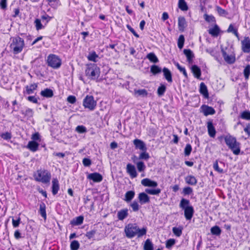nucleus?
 Returning <instances> with one entry per match:
<instances>
[{"label": "nucleus", "mask_w": 250, "mask_h": 250, "mask_svg": "<svg viewBox=\"0 0 250 250\" xmlns=\"http://www.w3.org/2000/svg\"><path fill=\"white\" fill-rule=\"evenodd\" d=\"M86 66L85 74L87 76L91 77L92 79H95L100 76V68L96 63H87Z\"/></svg>", "instance_id": "obj_6"}, {"label": "nucleus", "mask_w": 250, "mask_h": 250, "mask_svg": "<svg viewBox=\"0 0 250 250\" xmlns=\"http://www.w3.org/2000/svg\"><path fill=\"white\" fill-rule=\"evenodd\" d=\"M200 92L202 94L204 97L206 99H208L209 97L208 90L206 84L203 83H201L200 85Z\"/></svg>", "instance_id": "obj_21"}, {"label": "nucleus", "mask_w": 250, "mask_h": 250, "mask_svg": "<svg viewBox=\"0 0 250 250\" xmlns=\"http://www.w3.org/2000/svg\"><path fill=\"white\" fill-rule=\"evenodd\" d=\"M194 213V209L192 206H188V220H190L192 217Z\"/></svg>", "instance_id": "obj_63"}, {"label": "nucleus", "mask_w": 250, "mask_h": 250, "mask_svg": "<svg viewBox=\"0 0 250 250\" xmlns=\"http://www.w3.org/2000/svg\"><path fill=\"white\" fill-rule=\"evenodd\" d=\"M135 196V192L133 190L127 191L125 195V200L126 202H129L134 198Z\"/></svg>", "instance_id": "obj_30"}, {"label": "nucleus", "mask_w": 250, "mask_h": 250, "mask_svg": "<svg viewBox=\"0 0 250 250\" xmlns=\"http://www.w3.org/2000/svg\"><path fill=\"white\" fill-rule=\"evenodd\" d=\"M24 45L23 39L18 36L12 39L10 48L14 54H18L22 50Z\"/></svg>", "instance_id": "obj_4"}, {"label": "nucleus", "mask_w": 250, "mask_h": 250, "mask_svg": "<svg viewBox=\"0 0 250 250\" xmlns=\"http://www.w3.org/2000/svg\"><path fill=\"white\" fill-rule=\"evenodd\" d=\"M133 144L136 149H139L142 151L146 150L147 149L145 143L140 139H136L134 140Z\"/></svg>", "instance_id": "obj_11"}, {"label": "nucleus", "mask_w": 250, "mask_h": 250, "mask_svg": "<svg viewBox=\"0 0 250 250\" xmlns=\"http://www.w3.org/2000/svg\"><path fill=\"white\" fill-rule=\"evenodd\" d=\"M91 161L90 159L84 158L83 160V164L84 167H89L91 165Z\"/></svg>", "instance_id": "obj_57"}, {"label": "nucleus", "mask_w": 250, "mask_h": 250, "mask_svg": "<svg viewBox=\"0 0 250 250\" xmlns=\"http://www.w3.org/2000/svg\"><path fill=\"white\" fill-rule=\"evenodd\" d=\"M127 29L137 38L139 37V35L136 32L134 29L131 27V26L128 24L126 25Z\"/></svg>", "instance_id": "obj_64"}, {"label": "nucleus", "mask_w": 250, "mask_h": 250, "mask_svg": "<svg viewBox=\"0 0 250 250\" xmlns=\"http://www.w3.org/2000/svg\"><path fill=\"white\" fill-rule=\"evenodd\" d=\"M38 87V83H34L30 85H26L25 86V90L23 91L24 94H32L34 93V90H36Z\"/></svg>", "instance_id": "obj_16"}, {"label": "nucleus", "mask_w": 250, "mask_h": 250, "mask_svg": "<svg viewBox=\"0 0 250 250\" xmlns=\"http://www.w3.org/2000/svg\"><path fill=\"white\" fill-rule=\"evenodd\" d=\"M96 104V101L94 100L93 96L87 95L83 99V105L90 110H93L95 108Z\"/></svg>", "instance_id": "obj_7"}, {"label": "nucleus", "mask_w": 250, "mask_h": 250, "mask_svg": "<svg viewBox=\"0 0 250 250\" xmlns=\"http://www.w3.org/2000/svg\"><path fill=\"white\" fill-rule=\"evenodd\" d=\"M130 206L131 207L132 210L133 211H137L139 209V205L138 203L136 201H134L131 204Z\"/></svg>", "instance_id": "obj_54"}, {"label": "nucleus", "mask_w": 250, "mask_h": 250, "mask_svg": "<svg viewBox=\"0 0 250 250\" xmlns=\"http://www.w3.org/2000/svg\"><path fill=\"white\" fill-rule=\"evenodd\" d=\"M180 206L184 209V216L188 220V200L183 199L181 201Z\"/></svg>", "instance_id": "obj_27"}, {"label": "nucleus", "mask_w": 250, "mask_h": 250, "mask_svg": "<svg viewBox=\"0 0 250 250\" xmlns=\"http://www.w3.org/2000/svg\"><path fill=\"white\" fill-rule=\"evenodd\" d=\"M141 184L145 187L155 188L158 186V183L148 178L143 179L141 181Z\"/></svg>", "instance_id": "obj_13"}, {"label": "nucleus", "mask_w": 250, "mask_h": 250, "mask_svg": "<svg viewBox=\"0 0 250 250\" xmlns=\"http://www.w3.org/2000/svg\"><path fill=\"white\" fill-rule=\"evenodd\" d=\"M87 178L95 183L101 182L103 179V176L98 172H94L89 174L87 176Z\"/></svg>", "instance_id": "obj_8"}, {"label": "nucleus", "mask_w": 250, "mask_h": 250, "mask_svg": "<svg viewBox=\"0 0 250 250\" xmlns=\"http://www.w3.org/2000/svg\"><path fill=\"white\" fill-rule=\"evenodd\" d=\"M172 231L173 233L176 236H180L182 234V229L180 228L177 227H173L172 228Z\"/></svg>", "instance_id": "obj_53"}, {"label": "nucleus", "mask_w": 250, "mask_h": 250, "mask_svg": "<svg viewBox=\"0 0 250 250\" xmlns=\"http://www.w3.org/2000/svg\"><path fill=\"white\" fill-rule=\"evenodd\" d=\"M61 60L55 54H50L47 57V62H61Z\"/></svg>", "instance_id": "obj_29"}, {"label": "nucleus", "mask_w": 250, "mask_h": 250, "mask_svg": "<svg viewBox=\"0 0 250 250\" xmlns=\"http://www.w3.org/2000/svg\"><path fill=\"white\" fill-rule=\"evenodd\" d=\"M27 99L30 102L34 104H38V99L34 96H29L27 97Z\"/></svg>", "instance_id": "obj_61"}, {"label": "nucleus", "mask_w": 250, "mask_h": 250, "mask_svg": "<svg viewBox=\"0 0 250 250\" xmlns=\"http://www.w3.org/2000/svg\"><path fill=\"white\" fill-rule=\"evenodd\" d=\"M163 75L166 80L169 83L172 82V73L167 68L164 67L163 69Z\"/></svg>", "instance_id": "obj_20"}, {"label": "nucleus", "mask_w": 250, "mask_h": 250, "mask_svg": "<svg viewBox=\"0 0 250 250\" xmlns=\"http://www.w3.org/2000/svg\"><path fill=\"white\" fill-rule=\"evenodd\" d=\"M187 26V21L184 17L180 16L178 18V29L180 32H183Z\"/></svg>", "instance_id": "obj_17"}, {"label": "nucleus", "mask_w": 250, "mask_h": 250, "mask_svg": "<svg viewBox=\"0 0 250 250\" xmlns=\"http://www.w3.org/2000/svg\"><path fill=\"white\" fill-rule=\"evenodd\" d=\"M207 128L209 136L214 138L216 134V130L211 121L208 122Z\"/></svg>", "instance_id": "obj_19"}, {"label": "nucleus", "mask_w": 250, "mask_h": 250, "mask_svg": "<svg viewBox=\"0 0 250 250\" xmlns=\"http://www.w3.org/2000/svg\"><path fill=\"white\" fill-rule=\"evenodd\" d=\"M21 219L20 217L18 218L17 220H15L14 219H12V225L14 228H17L19 226L20 223Z\"/></svg>", "instance_id": "obj_62"}, {"label": "nucleus", "mask_w": 250, "mask_h": 250, "mask_svg": "<svg viewBox=\"0 0 250 250\" xmlns=\"http://www.w3.org/2000/svg\"><path fill=\"white\" fill-rule=\"evenodd\" d=\"M147 229L146 228L140 229L136 224H128L125 228V236L128 238H132L137 235L141 237L146 234Z\"/></svg>", "instance_id": "obj_1"}, {"label": "nucleus", "mask_w": 250, "mask_h": 250, "mask_svg": "<svg viewBox=\"0 0 250 250\" xmlns=\"http://www.w3.org/2000/svg\"><path fill=\"white\" fill-rule=\"evenodd\" d=\"M220 28L217 25H215L214 26L208 30V33L213 37H217L220 32Z\"/></svg>", "instance_id": "obj_28"}, {"label": "nucleus", "mask_w": 250, "mask_h": 250, "mask_svg": "<svg viewBox=\"0 0 250 250\" xmlns=\"http://www.w3.org/2000/svg\"><path fill=\"white\" fill-rule=\"evenodd\" d=\"M161 68L157 65H153L151 66L150 72L153 75H156L158 73H160L161 72Z\"/></svg>", "instance_id": "obj_39"}, {"label": "nucleus", "mask_w": 250, "mask_h": 250, "mask_svg": "<svg viewBox=\"0 0 250 250\" xmlns=\"http://www.w3.org/2000/svg\"><path fill=\"white\" fill-rule=\"evenodd\" d=\"M191 70L193 75L195 78L197 79L200 78L201 72V69L199 67L195 65H193L191 68Z\"/></svg>", "instance_id": "obj_26"}, {"label": "nucleus", "mask_w": 250, "mask_h": 250, "mask_svg": "<svg viewBox=\"0 0 250 250\" xmlns=\"http://www.w3.org/2000/svg\"><path fill=\"white\" fill-rule=\"evenodd\" d=\"M227 32L228 33H233L237 38L239 40V35L238 33L237 29L235 28L232 24H230L229 25V28L227 29Z\"/></svg>", "instance_id": "obj_32"}, {"label": "nucleus", "mask_w": 250, "mask_h": 250, "mask_svg": "<svg viewBox=\"0 0 250 250\" xmlns=\"http://www.w3.org/2000/svg\"><path fill=\"white\" fill-rule=\"evenodd\" d=\"M80 247V244L77 240H73L70 244L71 250H78Z\"/></svg>", "instance_id": "obj_44"}, {"label": "nucleus", "mask_w": 250, "mask_h": 250, "mask_svg": "<svg viewBox=\"0 0 250 250\" xmlns=\"http://www.w3.org/2000/svg\"><path fill=\"white\" fill-rule=\"evenodd\" d=\"M1 137L4 140H8L12 138V135L11 133L8 132H6L4 133H2L0 135Z\"/></svg>", "instance_id": "obj_56"}, {"label": "nucleus", "mask_w": 250, "mask_h": 250, "mask_svg": "<svg viewBox=\"0 0 250 250\" xmlns=\"http://www.w3.org/2000/svg\"><path fill=\"white\" fill-rule=\"evenodd\" d=\"M76 131L79 133H85L87 131L86 128L83 125H78L76 128Z\"/></svg>", "instance_id": "obj_50"}, {"label": "nucleus", "mask_w": 250, "mask_h": 250, "mask_svg": "<svg viewBox=\"0 0 250 250\" xmlns=\"http://www.w3.org/2000/svg\"><path fill=\"white\" fill-rule=\"evenodd\" d=\"M150 158L149 154L146 152V150L143 151L142 152L139 157L138 159L140 160H147Z\"/></svg>", "instance_id": "obj_43"}, {"label": "nucleus", "mask_w": 250, "mask_h": 250, "mask_svg": "<svg viewBox=\"0 0 250 250\" xmlns=\"http://www.w3.org/2000/svg\"><path fill=\"white\" fill-rule=\"evenodd\" d=\"M135 94H137L138 96H142L143 97H147L148 92L145 89H141L138 90H134Z\"/></svg>", "instance_id": "obj_36"}, {"label": "nucleus", "mask_w": 250, "mask_h": 250, "mask_svg": "<svg viewBox=\"0 0 250 250\" xmlns=\"http://www.w3.org/2000/svg\"><path fill=\"white\" fill-rule=\"evenodd\" d=\"M128 215L127 208L120 210L117 213V217L119 220H123Z\"/></svg>", "instance_id": "obj_23"}, {"label": "nucleus", "mask_w": 250, "mask_h": 250, "mask_svg": "<svg viewBox=\"0 0 250 250\" xmlns=\"http://www.w3.org/2000/svg\"><path fill=\"white\" fill-rule=\"evenodd\" d=\"M21 113L29 118L32 117L33 115V111L31 108H27L25 111L22 110Z\"/></svg>", "instance_id": "obj_47"}, {"label": "nucleus", "mask_w": 250, "mask_h": 250, "mask_svg": "<svg viewBox=\"0 0 250 250\" xmlns=\"http://www.w3.org/2000/svg\"><path fill=\"white\" fill-rule=\"evenodd\" d=\"M35 179L36 181L41 182L44 184L49 183L51 175L47 170L39 169L37 171V173L34 175Z\"/></svg>", "instance_id": "obj_5"}, {"label": "nucleus", "mask_w": 250, "mask_h": 250, "mask_svg": "<svg viewBox=\"0 0 250 250\" xmlns=\"http://www.w3.org/2000/svg\"><path fill=\"white\" fill-rule=\"evenodd\" d=\"M244 75L246 80H248L250 75V64H247L245 67H244V69L243 71Z\"/></svg>", "instance_id": "obj_42"}, {"label": "nucleus", "mask_w": 250, "mask_h": 250, "mask_svg": "<svg viewBox=\"0 0 250 250\" xmlns=\"http://www.w3.org/2000/svg\"><path fill=\"white\" fill-rule=\"evenodd\" d=\"M96 233V230L93 229L90 231H87L85 234V236L88 239H90L92 238Z\"/></svg>", "instance_id": "obj_55"}, {"label": "nucleus", "mask_w": 250, "mask_h": 250, "mask_svg": "<svg viewBox=\"0 0 250 250\" xmlns=\"http://www.w3.org/2000/svg\"><path fill=\"white\" fill-rule=\"evenodd\" d=\"M83 216H79L73 218L70 221V224L72 226H78L83 224Z\"/></svg>", "instance_id": "obj_25"}, {"label": "nucleus", "mask_w": 250, "mask_h": 250, "mask_svg": "<svg viewBox=\"0 0 250 250\" xmlns=\"http://www.w3.org/2000/svg\"><path fill=\"white\" fill-rule=\"evenodd\" d=\"M225 141L229 148L235 155L240 152V143L237 141L235 137L231 135H227L224 137Z\"/></svg>", "instance_id": "obj_2"}, {"label": "nucleus", "mask_w": 250, "mask_h": 250, "mask_svg": "<svg viewBox=\"0 0 250 250\" xmlns=\"http://www.w3.org/2000/svg\"><path fill=\"white\" fill-rule=\"evenodd\" d=\"M67 101L71 104H74L76 102V97L73 95H70L67 97Z\"/></svg>", "instance_id": "obj_59"}, {"label": "nucleus", "mask_w": 250, "mask_h": 250, "mask_svg": "<svg viewBox=\"0 0 250 250\" xmlns=\"http://www.w3.org/2000/svg\"><path fill=\"white\" fill-rule=\"evenodd\" d=\"M201 109L202 112H203L204 115L206 116L209 115H213L215 113V110L212 107L205 104L201 106Z\"/></svg>", "instance_id": "obj_10"}, {"label": "nucleus", "mask_w": 250, "mask_h": 250, "mask_svg": "<svg viewBox=\"0 0 250 250\" xmlns=\"http://www.w3.org/2000/svg\"><path fill=\"white\" fill-rule=\"evenodd\" d=\"M34 23L35 24L36 29L37 30L42 29L44 27V26L42 25V24L41 23V20L38 19H37L35 20Z\"/></svg>", "instance_id": "obj_51"}, {"label": "nucleus", "mask_w": 250, "mask_h": 250, "mask_svg": "<svg viewBox=\"0 0 250 250\" xmlns=\"http://www.w3.org/2000/svg\"><path fill=\"white\" fill-rule=\"evenodd\" d=\"M40 94L42 96L47 98H51L54 95L53 90L50 88H47L44 89L43 90L41 91Z\"/></svg>", "instance_id": "obj_22"}, {"label": "nucleus", "mask_w": 250, "mask_h": 250, "mask_svg": "<svg viewBox=\"0 0 250 250\" xmlns=\"http://www.w3.org/2000/svg\"><path fill=\"white\" fill-rule=\"evenodd\" d=\"M216 9L220 16H226L228 14V12L225 10L218 6L216 7Z\"/></svg>", "instance_id": "obj_52"}, {"label": "nucleus", "mask_w": 250, "mask_h": 250, "mask_svg": "<svg viewBox=\"0 0 250 250\" xmlns=\"http://www.w3.org/2000/svg\"><path fill=\"white\" fill-rule=\"evenodd\" d=\"M175 243L174 239H169L166 241V247L167 249H170Z\"/></svg>", "instance_id": "obj_49"}, {"label": "nucleus", "mask_w": 250, "mask_h": 250, "mask_svg": "<svg viewBox=\"0 0 250 250\" xmlns=\"http://www.w3.org/2000/svg\"><path fill=\"white\" fill-rule=\"evenodd\" d=\"M146 58L152 62H157L158 59L154 53H150L146 56Z\"/></svg>", "instance_id": "obj_41"}, {"label": "nucleus", "mask_w": 250, "mask_h": 250, "mask_svg": "<svg viewBox=\"0 0 250 250\" xmlns=\"http://www.w3.org/2000/svg\"><path fill=\"white\" fill-rule=\"evenodd\" d=\"M178 7L182 11L188 10V5L185 0H179Z\"/></svg>", "instance_id": "obj_38"}, {"label": "nucleus", "mask_w": 250, "mask_h": 250, "mask_svg": "<svg viewBox=\"0 0 250 250\" xmlns=\"http://www.w3.org/2000/svg\"><path fill=\"white\" fill-rule=\"evenodd\" d=\"M185 42V38L184 35H181L178 40V46L179 49L183 48Z\"/></svg>", "instance_id": "obj_45"}, {"label": "nucleus", "mask_w": 250, "mask_h": 250, "mask_svg": "<svg viewBox=\"0 0 250 250\" xmlns=\"http://www.w3.org/2000/svg\"><path fill=\"white\" fill-rule=\"evenodd\" d=\"M144 250H153V245L149 239L145 241Z\"/></svg>", "instance_id": "obj_34"}, {"label": "nucleus", "mask_w": 250, "mask_h": 250, "mask_svg": "<svg viewBox=\"0 0 250 250\" xmlns=\"http://www.w3.org/2000/svg\"><path fill=\"white\" fill-rule=\"evenodd\" d=\"M137 169L139 172L144 171L146 168L144 163L142 161H139L136 163Z\"/></svg>", "instance_id": "obj_46"}, {"label": "nucleus", "mask_w": 250, "mask_h": 250, "mask_svg": "<svg viewBox=\"0 0 250 250\" xmlns=\"http://www.w3.org/2000/svg\"><path fill=\"white\" fill-rule=\"evenodd\" d=\"M210 232L212 234L218 236L221 233V229L218 226H215L211 228Z\"/></svg>", "instance_id": "obj_37"}, {"label": "nucleus", "mask_w": 250, "mask_h": 250, "mask_svg": "<svg viewBox=\"0 0 250 250\" xmlns=\"http://www.w3.org/2000/svg\"><path fill=\"white\" fill-rule=\"evenodd\" d=\"M225 167V164L222 161H220L219 163L216 160L213 164V167L216 171L219 173H224L225 171L223 170V167Z\"/></svg>", "instance_id": "obj_14"}, {"label": "nucleus", "mask_w": 250, "mask_h": 250, "mask_svg": "<svg viewBox=\"0 0 250 250\" xmlns=\"http://www.w3.org/2000/svg\"><path fill=\"white\" fill-rule=\"evenodd\" d=\"M166 86L165 84L161 83L157 89V94L159 97L162 96L166 91Z\"/></svg>", "instance_id": "obj_35"}, {"label": "nucleus", "mask_w": 250, "mask_h": 250, "mask_svg": "<svg viewBox=\"0 0 250 250\" xmlns=\"http://www.w3.org/2000/svg\"><path fill=\"white\" fill-rule=\"evenodd\" d=\"M126 171L132 178H135L137 176V173L135 166L131 164H128L127 165Z\"/></svg>", "instance_id": "obj_12"}, {"label": "nucleus", "mask_w": 250, "mask_h": 250, "mask_svg": "<svg viewBox=\"0 0 250 250\" xmlns=\"http://www.w3.org/2000/svg\"><path fill=\"white\" fill-rule=\"evenodd\" d=\"M197 183V180L194 176H188V184L195 185Z\"/></svg>", "instance_id": "obj_58"}, {"label": "nucleus", "mask_w": 250, "mask_h": 250, "mask_svg": "<svg viewBox=\"0 0 250 250\" xmlns=\"http://www.w3.org/2000/svg\"><path fill=\"white\" fill-rule=\"evenodd\" d=\"M138 199L141 204L148 203L150 202V198L146 192H141L139 193Z\"/></svg>", "instance_id": "obj_15"}, {"label": "nucleus", "mask_w": 250, "mask_h": 250, "mask_svg": "<svg viewBox=\"0 0 250 250\" xmlns=\"http://www.w3.org/2000/svg\"><path fill=\"white\" fill-rule=\"evenodd\" d=\"M40 213L41 215L44 219L46 218V206L44 203H42L40 205Z\"/></svg>", "instance_id": "obj_31"}, {"label": "nucleus", "mask_w": 250, "mask_h": 250, "mask_svg": "<svg viewBox=\"0 0 250 250\" xmlns=\"http://www.w3.org/2000/svg\"><path fill=\"white\" fill-rule=\"evenodd\" d=\"M145 192L150 195H159L161 192V190L160 188H156V189H150V188H146L145 189Z\"/></svg>", "instance_id": "obj_33"}, {"label": "nucleus", "mask_w": 250, "mask_h": 250, "mask_svg": "<svg viewBox=\"0 0 250 250\" xmlns=\"http://www.w3.org/2000/svg\"><path fill=\"white\" fill-rule=\"evenodd\" d=\"M178 69L180 71V72H182L183 74L186 77L188 76V74L187 73V71L185 67H183L180 65L179 63H176Z\"/></svg>", "instance_id": "obj_60"}, {"label": "nucleus", "mask_w": 250, "mask_h": 250, "mask_svg": "<svg viewBox=\"0 0 250 250\" xmlns=\"http://www.w3.org/2000/svg\"><path fill=\"white\" fill-rule=\"evenodd\" d=\"M242 49L245 53L250 52V38L249 37H245L241 42Z\"/></svg>", "instance_id": "obj_9"}, {"label": "nucleus", "mask_w": 250, "mask_h": 250, "mask_svg": "<svg viewBox=\"0 0 250 250\" xmlns=\"http://www.w3.org/2000/svg\"><path fill=\"white\" fill-rule=\"evenodd\" d=\"M52 192L53 195H55L57 194L60 189L58 180L57 178H54L52 180Z\"/></svg>", "instance_id": "obj_18"}, {"label": "nucleus", "mask_w": 250, "mask_h": 250, "mask_svg": "<svg viewBox=\"0 0 250 250\" xmlns=\"http://www.w3.org/2000/svg\"><path fill=\"white\" fill-rule=\"evenodd\" d=\"M241 118L243 119L250 120V111H244L241 114Z\"/></svg>", "instance_id": "obj_48"}, {"label": "nucleus", "mask_w": 250, "mask_h": 250, "mask_svg": "<svg viewBox=\"0 0 250 250\" xmlns=\"http://www.w3.org/2000/svg\"><path fill=\"white\" fill-rule=\"evenodd\" d=\"M221 53L224 61L226 62H234L236 57L234 48L232 45L221 47Z\"/></svg>", "instance_id": "obj_3"}, {"label": "nucleus", "mask_w": 250, "mask_h": 250, "mask_svg": "<svg viewBox=\"0 0 250 250\" xmlns=\"http://www.w3.org/2000/svg\"><path fill=\"white\" fill-rule=\"evenodd\" d=\"M39 145L34 141H29L27 146V147L33 152L36 151L39 148Z\"/></svg>", "instance_id": "obj_24"}, {"label": "nucleus", "mask_w": 250, "mask_h": 250, "mask_svg": "<svg viewBox=\"0 0 250 250\" xmlns=\"http://www.w3.org/2000/svg\"><path fill=\"white\" fill-rule=\"evenodd\" d=\"M98 57V55L94 51L89 53L87 56L88 60L92 62H96V59Z\"/></svg>", "instance_id": "obj_40"}]
</instances>
